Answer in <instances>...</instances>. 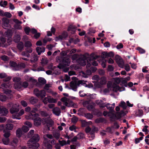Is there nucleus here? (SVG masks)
<instances>
[{"instance_id": "24", "label": "nucleus", "mask_w": 149, "mask_h": 149, "mask_svg": "<svg viewBox=\"0 0 149 149\" xmlns=\"http://www.w3.org/2000/svg\"><path fill=\"white\" fill-rule=\"evenodd\" d=\"M45 121V123L47 124V126L48 127V129L50 130V128L49 126L51 127L54 124V122L52 120L49 119L46 120Z\"/></svg>"}, {"instance_id": "7", "label": "nucleus", "mask_w": 149, "mask_h": 149, "mask_svg": "<svg viewBox=\"0 0 149 149\" xmlns=\"http://www.w3.org/2000/svg\"><path fill=\"white\" fill-rule=\"evenodd\" d=\"M83 82L84 81L82 80L79 81L78 82L72 81L70 83V87L72 90L76 91L77 87L79 86L80 84L84 85V83Z\"/></svg>"}, {"instance_id": "52", "label": "nucleus", "mask_w": 149, "mask_h": 149, "mask_svg": "<svg viewBox=\"0 0 149 149\" xmlns=\"http://www.w3.org/2000/svg\"><path fill=\"white\" fill-rule=\"evenodd\" d=\"M14 28L17 29H21L22 27L21 26L20 24H16L14 26Z\"/></svg>"}, {"instance_id": "60", "label": "nucleus", "mask_w": 149, "mask_h": 149, "mask_svg": "<svg viewBox=\"0 0 149 149\" xmlns=\"http://www.w3.org/2000/svg\"><path fill=\"white\" fill-rule=\"evenodd\" d=\"M76 127L74 125H73L70 126L69 128L70 130L71 131H74V132H76Z\"/></svg>"}, {"instance_id": "13", "label": "nucleus", "mask_w": 149, "mask_h": 149, "mask_svg": "<svg viewBox=\"0 0 149 149\" xmlns=\"http://www.w3.org/2000/svg\"><path fill=\"white\" fill-rule=\"evenodd\" d=\"M116 61L119 67L121 68L124 67V62L123 59L119 56L116 55L115 57Z\"/></svg>"}, {"instance_id": "55", "label": "nucleus", "mask_w": 149, "mask_h": 149, "mask_svg": "<svg viewBox=\"0 0 149 149\" xmlns=\"http://www.w3.org/2000/svg\"><path fill=\"white\" fill-rule=\"evenodd\" d=\"M21 104L24 107H26L28 105L27 103L25 101L22 100L21 102Z\"/></svg>"}, {"instance_id": "32", "label": "nucleus", "mask_w": 149, "mask_h": 149, "mask_svg": "<svg viewBox=\"0 0 149 149\" xmlns=\"http://www.w3.org/2000/svg\"><path fill=\"white\" fill-rule=\"evenodd\" d=\"M17 136L19 137H20L22 134V132L20 128L18 129L16 132Z\"/></svg>"}, {"instance_id": "43", "label": "nucleus", "mask_w": 149, "mask_h": 149, "mask_svg": "<svg viewBox=\"0 0 149 149\" xmlns=\"http://www.w3.org/2000/svg\"><path fill=\"white\" fill-rule=\"evenodd\" d=\"M2 141L3 143L5 145H8L9 143V139L8 138L3 139Z\"/></svg>"}, {"instance_id": "42", "label": "nucleus", "mask_w": 149, "mask_h": 149, "mask_svg": "<svg viewBox=\"0 0 149 149\" xmlns=\"http://www.w3.org/2000/svg\"><path fill=\"white\" fill-rule=\"evenodd\" d=\"M57 101V100L54 99L51 97H49L48 98V102L49 103H55Z\"/></svg>"}, {"instance_id": "5", "label": "nucleus", "mask_w": 149, "mask_h": 149, "mask_svg": "<svg viewBox=\"0 0 149 149\" xmlns=\"http://www.w3.org/2000/svg\"><path fill=\"white\" fill-rule=\"evenodd\" d=\"M61 59L62 58L59 56L57 57L56 58V61L57 62L60 63L61 62L63 65L62 67H59L60 68H63L65 67L70 65V60L69 58H65L63 59L62 61H61Z\"/></svg>"}, {"instance_id": "64", "label": "nucleus", "mask_w": 149, "mask_h": 149, "mask_svg": "<svg viewBox=\"0 0 149 149\" xmlns=\"http://www.w3.org/2000/svg\"><path fill=\"white\" fill-rule=\"evenodd\" d=\"M7 4V1H4L3 2L2 1H1L0 2V5L1 6H6Z\"/></svg>"}, {"instance_id": "19", "label": "nucleus", "mask_w": 149, "mask_h": 149, "mask_svg": "<svg viewBox=\"0 0 149 149\" xmlns=\"http://www.w3.org/2000/svg\"><path fill=\"white\" fill-rule=\"evenodd\" d=\"M44 145L46 147L44 149H52V146L48 143L50 140H48L47 138H46L45 136L44 137Z\"/></svg>"}, {"instance_id": "48", "label": "nucleus", "mask_w": 149, "mask_h": 149, "mask_svg": "<svg viewBox=\"0 0 149 149\" xmlns=\"http://www.w3.org/2000/svg\"><path fill=\"white\" fill-rule=\"evenodd\" d=\"M115 82L116 83L118 84L120 82L123 80V78H115L113 79Z\"/></svg>"}, {"instance_id": "63", "label": "nucleus", "mask_w": 149, "mask_h": 149, "mask_svg": "<svg viewBox=\"0 0 149 149\" xmlns=\"http://www.w3.org/2000/svg\"><path fill=\"white\" fill-rule=\"evenodd\" d=\"M20 80V78L18 77H14L13 79V81L15 82H18Z\"/></svg>"}, {"instance_id": "23", "label": "nucleus", "mask_w": 149, "mask_h": 149, "mask_svg": "<svg viewBox=\"0 0 149 149\" xmlns=\"http://www.w3.org/2000/svg\"><path fill=\"white\" fill-rule=\"evenodd\" d=\"M127 105H126L125 102H124L123 101H121L119 104V106L122 107L124 109H126L127 106L129 107L130 106V103L129 101H127Z\"/></svg>"}, {"instance_id": "56", "label": "nucleus", "mask_w": 149, "mask_h": 149, "mask_svg": "<svg viewBox=\"0 0 149 149\" xmlns=\"http://www.w3.org/2000/svg\"><path fill=\"white\" fill-rule=\"evenodd\" d=\"M25 110L26 112L29 113L28 114V115H26V116H29L30 112L32 111V110L31 111V108L30 107H26L25 109Z\"/></svg>"}, {"instance_id": "49", "label": "nucleus", "mask_w": 149, "mask_h": 149, "mask_svg": "<svg viewBox=\"0 0 149 149\" xmlns=\"http://www.w3.org/2000/svg\"><path fill=\"white\" fill-rule=\"evenodd\" d=\"M40 92L37 89H35L34 91V94L37 97H39L40 95Z\"/></svg>"}, {"instance_id": "29", "label": "nucleus", "mask_w": 149, "mask_h": 149, "mask_svg": "<svg viewBox=\"0 0 149 149\" xmlns=\"http://www.w3.org/2000/svg\"><path fill=\"white\" fill-rule=\"evenodd\" d=\"M38 58L37 56L34 54H33L32 56L31 57V62H35L38 60Z\"/></svg>"}, {"instance_id": "12", "label": "nucleus", "mask_w": 149, "mask_h": 149, "mask_svg": "<svg viewBox=\"0 0 149 149\" xmlns=\"http://www.w3.org/2000/svg\"><path fill=\"white\" fill-rule=\"evenodd\" d=\"M68 36L67 33L64 32L62 34L56 37L55 39L56 41H61L65 39Z\"/></svg>"}, {"instance_id": "3", "label": "nucleus", "mask_w": 149, "mask_h": 149, "mask_svg": "<svg viewBox=\"0 0 149 149\" xmlns=\"http://www.w3.org/2000/svg\"><path fill=\"white\" fill-rule=\"evenodd\" d=\"M39 137L38 134H35L27 142V145L30 148H35L39 146L37 143L39 141Z\"/></svg>"}, {"instance_id": "45", "label": "nucleus", "mask_w": 149, "mask_h": 149, "mask_svg": "<svg viewBox=\"0 0 149 149\" xmlns=\"http://www.w3.org/2000/svg\"><path fill=\"white\" fill-rule=\"evenodd\" d=\"M136 49L139 51V52L141 54H143L145 53V50L141 47H137Z\"/></svg>"}, {"instance_id": "36", "label": "nucleus", "mask_w": 149, "mask_h": 149, "mask_svg": "<svg viewBox=\"0 0 149 149\" xmlns=\"http://www.w3.org/2000/svg\"><path fill=\"white\" fill-rule=\"evenodd\" d=\"M104 107H106L107 109L111 111H113L114 109V107H113L111 106V105L109 103L107 104H104Z\"/></svg>"}, {"instance_id": "61", "label": "nucleus", "mask_w": 149, "mask_h": 149, "mask_svg": "<svg viewBox=\"0 0 149 149\" xmlns=\"http://www.w3.org/2000/svg\"><path fill=\"white\" fill-rule=\"evenodd\" d=\"M4 16H5L8 18H10L12 16L11 14L9 12H6L5 13Z\"/></svg>"}, {"instance_id": "14", "label": "nucleus", "mask_w": 149, "mask_h": 149, "mask_svg": "<svg viewBox=\"0 0 149 149\" xmlns=\"http://www.w3.org/2000/svg\"><path fill=\"white\" fill-rule=\"evenodd\" d=\"M24 113V109H21L19 113L13 114L12 117L13 118H15L17 119H20V116L23 115Z\"/></svg>"}, {"instance_id": "8", "label": "nucleus", "mask_w": 149, "mask_h": 149, "mask_svg": "<svg viewBox=\"0 0 149 149\" xmlns=\"http://www.w3.org/2000/svg\"><path fill=\"white\" fill-rule=\"evenodd\" d=\"M61 101L64 103V104L68 107H70L73 106V102L68 98L64 97L62 98Z\"/></svg>"}, {"instance_id": "34", "label": "nucleus", "mask_w": 149, "mask_h": 149, "mask_svg": "<svg viewBox=\"0 0 149 149\" xmlns=\"http://www.w3.org/2000/svg\"><path fill=\"white\" fill-rule=\"evenodd\" d=\"M18 142V140L16 138H15L13 139V140L10 143V145L14 146H15L17 145V143Z\"/></svg>"}, {"instance_id": "53", "label": "nucleus", "mask_w": 149, "mask_h": 149, "mask_svg": "<svg viewBox=\"0 0 149 149\" xmlns=\"http://www.w3.org/2000/svg\"><path fill=\"white\" fill-rule=\"evenodd\" d=\"M22 131L23 132H26L28 131L29 130V129L28 127L24 126L22 127Z\"/></svg>"}, {"instance_id": "39", "label": "nucleus", "mask_w": 149, "mask_h": 149, "mask_svg": "<svg viewBox=\"0 0 149 149\" xmlns=\"http://www.w3.org/2000/svg\"><path fill=\"white\" fill-rule=\"evenodd\" d=\"M20 39V37L19 35H16L14 37V41L15 42H18Z\"/></svg>"}, {"instance_id": "18", "label": "nucleus", "mask_w": 149, "mask_h": 149, "mask_svg": "<svg viewBox=\"0 0 149 149\" xmlns=\"http://www.w3.org/2000/svg\"><path fill=\"white\" fill-rule=\"evenodd\" d=\"M114 56L113 53L112 52L107 53L104 52L102 53V56L103 58H108V57H113Z\"/></svg>"}, {"instance_id": "6", "label": "nucleus", "mask_w": 149, "mask_h": 149, "mask_svg": "<svg viewBox=\"0 0 149 149\" xmlns=\"http://www.w3.org/2000/svg\"><path fill=\"white\" fill-rule=\"evenodd\" d=\"M11 85L10 83H4L1 84V87H0V89L2 88L3 90L4 93L7 95H11L12 92L10 90L8 89L6 90V89L9 88Z\"/></svg>"}, {"instance_id": "2", "label": "nucleus", "mask_w": 149, "mask_h": 149, "mask_svg": "<svg viewBox=\"0 0 149 149\" xmlns=\"http://www.w3.org/2000/svg\"><path fill=\"white\" fill-rule=\"evenodd\" d=\"M37 110L36 108H33L30 112L29 116H25V118L27 119H32L34 120V124L36 126L40 125L42 123L43 124L45 123L42 122L43 120H42L41 118L38 117V115L35 113Z\"/></svg>"}, {"instance_id": "44", "label": "nucleus", "mask_w": 149, "mask_h": 149, "mask_svg": "<svg viewBox=\"0 0 149 149\" xmlns=\"http://www.w3.org/2000/svg\"><path fill=\"white\" fill-rule=\"evenodd\" d=\"M47 60L46 58H42L41 63L43 65L47 64Z\"/></svg>"}, {"instance_id": "33", "label": "nucleus", "mask_w": 149, "mask_h": 149, "mask_svg": "<svg viewBox=\"0 0 149 149\" xmlns=\"http://www.w3.org/2000/svg\"><path fill=\"white\" fill-rule=\"evenodd\" d=\"M96 103L99 105L101 107H104V104H103L102 100H96Z\"/></svg>"}, {"instance_id": "41", "label": "nucleus", "mask_w": 149, "mask_h": 149, "mask_svg": "<svg viewBox=\"0 0 149 149\" xmlns=\"http://www.w3.org/2000/svg\"><path fill=\"white\" fill-rule=\"evenodd\" d=\"M103 115L104 116H108L111 118H112V112H108L106 111H104L103 112Z\"/></svg>"}, {"instance_id": "11", "label": "nucleus", "mask_w": 149, "mask_h": 149, "mask_svg": "<svg viewBox=\"0 0 149 149\" xmlns=\"http://www.w3.org/2000/svg\"><path fill=\"white\" fill-rule=\"evenodd\" d=\"M107 80L106 77H102L100 78V82L95 84V86L96 88H100L102 87V85L105 84Z\"/></svg>"}, {"instance_id": "40", "label": "nucleus", "mask_w": 149, "mask_h": 149, "mask_svg": "<svg viewBox=\"0 0 149 149\" xmlns=\"http://www.w3.org/2000/svg\"><path fill=\"white\" fill-rule=\"evenodd\" d=\"M70 67L72 69L77 70L80 68V67L79 65H71Z\"/></svg>"}, {"instance_id": "22", "label": "nucleus", "mask_w": 149, "mask_h": 149, "mask_svg": "<svg viewBox=\"0 0 149 149\" xmlns=\"http://www.w3.org/2000/svg\"><path fill=\"white\" fill-rule=\"evenodd\" d=\"M52 111L53 113L56 116H59L61 113L60 109L58 107L53 108Z\"/></svg>"}, {"instance_id": "38", "label": "nucleus", "mask_w": 149, "mask_h": 149, "mask_svg": "<svg viewBox=\"0 0 149 149\" xmlns=\"http://www.w3.org/2000/svg\"><path fill=\"white\" fill-rule=\"evenodd\" d=\"M30 101L31 104H34L38 102V100L32 97L30 98Z\"/></svg>"}, {"instance_id": "20", "label": "nucleus", "mask_w": 149, "mask_h": 149, "mask_svg": "<svg viewBox=\"0 0 149 149\" xmlns=\"http://www.w3.org/2000/svg\"><path fill=\"white\" fill-rule=\"evenodd\" d=\"M0 78L1 79L5 78L3 79L4 81H8L11 79V77L9 76L7 77L6 74L4 73H0Z\"/></svg>"}, {"instance_id": "35", "label": "nucleus", "mask_w": 149, "mask_h": 149, "mask_svg": "<svg viewBox=\"0 0 149 149\" xmlns=\"http://www.w3.org/2000/svg\"><path fill=\"white\" fill-rule=\"evenodd\" d=\"M13 125L11 124H7L6 125V130H11L13 129Z\"/></svg>"}, {"instance_id": "50", "label": "nucleus", "mask_w": 149, "mask_h": 149, "mask_svg": "<svg viewBox=\"0 0 149 149\" xmlns=\"http://www.w3.org/2000/svg\"><path fill=\"white\" fill-rule=\"evenodd\" d=\"M3 132L4 134H3V136L6 137V138H8L10 136V133L9 132H5V130H3Z\"/></svg>"}, {"instance_id": "17", "label": "nucleus", "mask_w": 149, "mask_h": 149, "mask_svg": "<svg viewBox=\"0 0 149 149\" xmlns=\"http://www.w3.org/2000/svg\"><path fill=\"white\" fill-rule=\"evenodd\" d=\"M124 112L123 111H121L119 112H117L115 114L112 112V118H113L115 117L117 119H119L122 117L123 115Z\"/></svg>"}, {"instance_id": "47", "label": "nucleus", "mask_w": 149, "mask_h": 149, "mask_svg": "<svg viewBox=\"0 0 149 149\" xmlns=\"http://www.w3.org/2000/svg\"><path fill=\"white\" fill-rule=\"evenodd\" d=\"M38 81L40 83L42 84H45L46 83V80L44 78L42 77L39 78Z\"/></svg>"}, {"instance_id": "21", "label": "nucleus", "mask_w": 149, "mask_h": 149, "mask_svg": "<svg viewBox=\"0 0 149 149\" xmlns=\"http://www.w3.org/2000/svg\"><path fill=\"white\" fill-rule=\"evenodd\" d=\"M80 74L83 77L87 78L88 77V75H90L91 74V72L90 70H87L85 73L83 71L80 72Z\"/></svg>"}, {"instance_id": "31", "label": "nucleus", "mask_w": 149, "mask_h": 149, "mask_svg": "<svg viewBox=\"0 0 149 149\" xmlns=\"http://www.w3.org/2000/svg\"><path fill=\"white\" fill-rule=\"evenodd\" d=\"M25 80L28 81H31L33 83H35L36 81L35 80L33 79L32 78L28 76H26L25 77Z\"/></svg>"}, {"instance_id": "28", "label": "nucleus", "mask_w": 149, "mask_h": 149, "mask_svg": "<svg viewBox=\"0 0 149 149\" xmlns=\"http://www.w3.org/2000/svg\"><path fill=\"white\" fill-rule=\"evenodd\" d=\"M72 42L74 43V39L73 38H71L70 39L69 42H64L63 43V45L64 46H69L70 45V43Z\"/></svg>"}, {"instance_id": "57", "label": "nucleus", "mask_w": 149, "mask_h": 149, "mask_svg": "<svg viewBox=\"0 0 149 149\" xmlns=\"http://www.w3.org/2000/svg\"><path fill=\"white\" fill-rule=\"evenodd\" d=\"M92 79L96 81H98L100 79V77L97 75H95L92 77Z\"/></svg>"}, {"instance_id": "30", "label": "nucleus", "mask_w": 149, "mask_h": 149, "mask_svg": "<svg viewBox=\"0 0 149 149\" xmlns=\"http://www.w3.org/2000/svg\"><path fill=\"white\" fill-rule=\"evenodd\" d=\"M7 97L2 93L0 94V101L2 102H5L7 100Z\"/></svg>"}, {"instance_id": "58", "label": "nucleus", "mask_w": 149, "mask_h": 149, "mask_svg": "<svg viewBox=\"0 0 149 149\" xmlns=\"http://www.w3.org/2000/svg\"><path fill=\"white\" fill-rule=\"evenodd\" d=\"M25 33L27 35H28L29 33V32L30 31V29L29 27H26L24 29Z\"/></svg>"}, {"instance_id": "26", "label": "nucleus", "mask_w": 149, "mask_h": 149, "mask_svg": "<svg viewBox=\"0 0 149 149\" xmlns=\"http://www.w3.org/2000/svg\"><path fill=\"white\" fill-rule=\"evenodd\" d=\"M59 142L60 144L63 146L67 144L70 145V144L71 141L69 140H68L67 141L65 140H63L62 141H59Z\"/></svg>"}, {"instance_id": "54", "label": "nucleus", "mask_w": 149, "mask_h": 149, "mask_svg": "<svg viewBox=\"0 0 149 149\" xmlns=\"http://www.w3.org/2000/svg\"><path fill=\"white\" fill-rule=\"evenodd\" d=\"M77 139H78V138L77 136H76L74 137L70 141L73 144L76 143Z\"/></svg>"}, {"instance_id": "25", "label": "nucleus", "mask_w": 149, "mask_h": 149, "mask_svg": "<svg viewBox=\"0 0 149 149\" xmlns=\"http://www.w3.org/2000/svg\"><path fill=\"white\" fill-rule=\"evenodd\" d=\"M26 52H23L22 54L23 55H24L26 56H28L29 54L27 53H31V52L32 51V49L31 47H27L26 49Z\"/></svg>"}, {"instance_id": "46", "label": "nucleus", "mask_w": 149, "mask_h": 149, "mask_svg": "<svg viewBox=\"0 0 149 149\" xmlns=\"http://www.w3.org/2000/svg\"><path fill=\"white\" fill-rule=\"evenodd\" d=\"M85 117L88 119H91L93 118V115L89 113H87L85 115Z\"/></svg>"}, {"instance_id": "59", "label": "nucleus", "mask_w": 149, "mask_h": 149, "mask_svg": "<svg viewBox=\"0 0 149 149\" xmlns=\"http://www.w3.org/2000/svg\"><path fill=\"white\" fill-rule=\"evenodd\" d=\"M91 129L89 127H87L85 129V131L86 133L90 132V134H92V133L91 132Z\"/></svg>"}, {"instance_id": "9", "label": "nucleus", "mask_w": 149, "mask_h": 149, "mask_svg": "<svg viewBox=\"0 0 149 149\" xmlns=\"http://www.w3.org/2000/svg\"><path fill=\"white\" fill-rule=\"evenodd\" d=\"M29 85L28 83L26 81L24 82L22 84L17 83L14 84V87L15 89L19 90L21 89L22 87L26 88Z\"/></svg>"}, {"instance_id": "1", "label": "nucleus", "mask_w": 149, "mask_h": 149, "mask_svg": "<svg viewBox=\"0 0 149 149\" xmlns=\"http://www.w3.org/2000/svg\"><path fill=\"white\" fill-rule=\"evenodd\" d=\"M98 57V56H95L94 54H92L89 56L88 54H86L84 55L81 56V58L77 61L81 65L84 66L86 65V60L87 63L86 67L87 68H89L92 63L91 60L95 59Z\"/></svg>"}, {"instance_id": "62", "label": "nucleus", "mask_w": 149, "mask_h": 149, "mask_svg": "<svg viewBox=\"0 0 149 149\" xmlns=\"http://www.w3.org/2000/svg\"><path fill=\"white\" fill-rule=\"evenodd\" d=\"M78 120V118L75 117L73 116L72 118V122L73 123H75L77 122Z\"/></svg>"}, {"instance_id": "10", "label": "nucleus", "mask_w": 149, "mask_h": 149, "mask_svg": "<svg viewBox=\"0 0 149 149\" xmlns=\"http://www.w3.org/2000/svg\"><path fill=\"white\" fill-rule=\"evenodd\" d=\"M2 26L5 29L10 28L11 26L9 24V20L5 17H3L2 19Z\"/></svg>"}, {"instance_id": "37", "label": "nucleus", "mask_w": 149, "mask_h": 149, "mask_svg": "<svg viewBox=\"0 0 149 149\" xmlns=\"http://www.w3.org/2000/svg\"><path fill=\"white\" fill-rule=\"evenodd\" d=\"M143 111L141 109H139L137 111L136 113V114L139 116H143Z\"/></svg>"}, {"instance_id": "15", "label": "nucleus", "mask_w": 149, "mask_h": 149, "mask_svg": "<svg viewBox=\"0 0 149 149\" xmlns=\"http://www.w3.org/2000/svg\"><path fill=\"white\" fill-rule=\"evenodd\" d=\"M13 34L12 31L11 30H8L5 32L6 36L8 38L7 42L9 43L12 41L11 36Z\"/></svg>"}, {"instance_id": "27", "label": "nucleus", "mask_w": 149, "mask_h": 149, "mask_svg": "<svg viewBox=\"0 0 149 149\" xmlns=\"http://www.w3.org/2000/svg\"><path fill=\"white\" fill-rule=\"evenodd\" d=\"M36 50L38 55H40L42 52H43L45 51L44 47H37Z\"/></svg>"}, {"instance_id": "4", "label": "nucleus", "mask_w": 149, "mask_h": 149, "mask_svg": "<svg viewBox=\"0 0 149 149\" xmlns=\"http://www.w3.org/2000/svg\"><path fill=\"white\" fill-rule=\"evenodd\" d=\"M107 87L108 88L105 89L103 91L105 93L109 92V91H113L116 92L118 91H122L118 86L115 84H112L111 82L110 81L108 83Z\"/></svg>"}, {"instance_id": "51", "label": "nucleus", "mask_w": 149, "mask_h": 149, "mask_svg": "<svg viewBox=\"0 0 149 149\" xmlns=\"http://www.w3.org/2000/svg\"><path fill=\"white\" fill-rule=\"evenodd\" d=\"M40 95L42 98L45 97L46 96V93L45 91L42 90L40 91Z\"/></svg>"}, {"instance_id": "16", "label": "nucleus", "mask_w": 149, "mask_h": 149, "mask_svg": "<svg viewBox=\"0 0 149 149\" xmlns=\"http://www.w3.org/2000/svg\"><path fill=\"white\" fill-rule=\"evenodd\" d=\"M19 105L17 104H14L12 107L10 109V112L11 113L15 114L17 113L19 111V109L16 108V107H18Z\"/></svg>"}]
</instances>
